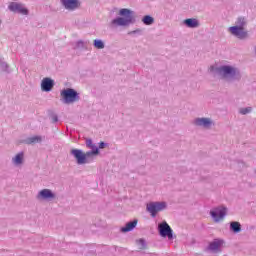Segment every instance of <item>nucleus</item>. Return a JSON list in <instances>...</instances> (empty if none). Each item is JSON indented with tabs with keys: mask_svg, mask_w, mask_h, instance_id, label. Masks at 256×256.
<instances>
[{
	"mask_svg": "<svg viewBox=\"0 0 256 256\" xmlns=\"http://www.w3.org/2000/svg\"><path fill=\"white\" fill-rule=\"evenodd\" d=\"M119 15H121V17H125V18H116L114 20H112V25H118L120 27H125L127 25H130V23H133V11L127 9V8H122L119 11Z\"/></svg>",
	"mask_w": 256,
	"mask_h": 256,
	"instance_id": "nucleus-1",
	"label": "nucleus"
},
{
	"mask_svg": "<svg viewBox=\"0 0 256 256\" xmlns=\"http://www.w3.org/2000/svg\"><path fill=\"white\" fill-rule=\"evenodd\" d=\"M71 153L77 160L78 165H85V163H87V157H91V155H99V149L95 148L94 150L86 153H83V151L79 149H72Z\"/></svg>",
	"mask_w": 256,
	"mask_h": 256,
	"instance_id": "nucleus-2",
	"label": "nucleus"
},
{
	"mask_svg": "<svg viewBox=\"0 0 256 256\" xmlns=\"http://www.w3.org/2000/svg\"><path fill=\"white\" fill-rule=\"evenodd\" d=\"M60 97L62 98V101L67 105L75 103V101H79V94L77 93V91L71 88L62 90L60 93Z\"/></svg>",
	"mask_w": 256,
	"mask_h": 256,
	"instance_id": "nucleus-3",
	"label": "nucleus"
},
{
	"mask_svg": "<svg viewBox=\"0 0 256 256\" xmlns=\"http://www.w3.org/2000/svg\"><path fill=\"white\" fill-rule=\"evenodd\" d=\"M238 23L240 26H232L229 28L231 35L238 37V39H247V31H245V28H243L245 25V19L239 18Z\"/></svg>",
	"mask_w": 256,
	"mask_h": 256,
	"instance_id": "nucleus-4",
	"label": "nucleus"
},
{
	"mask_svg": "<svg viewBox=\"0 0 256 256\" xmlns=\"http://www.w3.org/2000/svg\"><path fill=\"white\" fill-rule=\"evenodd\" d=\"M166 207L167 204L165 202H151L147 204L146 209L152 217H156L157 213H159V211H163Z\"/></svg>",
	"mask_w": 256,
	"mask_h": 256,
	"instance_id": "nucleus-5",
	"label": "nucleus"
},
{
	"mask_svg": "<svg viewBox=\"0 0 256 256\" xmlns=\"http://www.w3.org/2000/svg\"><path fill=\"white\" fill-rule=\"evenodd\" d=\"M211 71H216L218 75H221L223 78L225 77H231L237 73V70L235 68L230 67V66H222L220 68H215L213 66L210 67Z\"/></svg>",
	"mask_w": 256,
	"mask_h": 256,
	"instance_id": "nucleus-6",
	"label": "nucleus"
},
{
	"mask_svg": "<svg viewBox=\"0 0 256 256\" xmlns=\"http://www.w3.org/2000/svg\"><path fill=\"white\" fill-rule=\"evenodd\" d=\"M210 215L216 223H219V221H223V218L225 217V215H227V208L225 207L215 208L210 212Z\"/></svg>",
	"mask_w": 256,
	"mask_h": 256,
	"instance_id": "nucleus-7",
	"label": "nucleus"
},
{
	"mask_svg": "<svg viewBox=\"0 0 256 256\" xmlns=\"http://www.w3.org/2000/svg\"><path fill=\"white\" fill-rule=\"evenodd\" d=\"M158 230L161 237H168V239H173V230L171 229V226L167 224V222L160 223L158 225Z\"/></svg>",
	"mask_w": 256,
	"mask_h": 256,
	"instance_id": "nucleus-8",
	"label": "nucleus"
},
{
	"mask_svg": "<svg viewBox=\"0 0 256 256\" xmlns=\"http://www.w3.org/2000/svg\"><path fill=\"white\" fill-rule=\"evenodd\" d=\"M8 8L13 13H20L21 15H29V10H27V8L23 7V4H19L17 2H11L9 4Z\"/></svg>",
	"mask_w": 256,
	"mask_h": 256,
	"instance_id": "nucleus-9",
	"label": "nucleus"
},
{
	"mask_svg": "<svg viewBox=\"0 0 256 256\" xmlns=\"http://www.w3.org/2000/svg\"><path fill=\"white\" fill-rule=\"evenodd\" d=\"M62 5H64L65 9H69L70 11H73L75 9H78V7L81 5L78 0H62Z\"/></svg>",
	"mask_w": 256,
	"mask_h": 256,
	"instance_id": "nucleus-10",
	"label": "nucleus"
},
{
	"mask_svg": "<svg viewBox=\"0 0 256 256\" xmlns=\"http://www.w3.org/2000/svg\"><path fill=\"white\" fill-rule=\"evenodd\" d=\"M55 86V82L51 80V78H43L41 82V89L42 91L49 92Z\"/></svg>",
	"mask_w": 256,
	"mask_h": 256,
	"instance_id": "nucleus-11",
	"label": "nucleus"
},
{
	"mask_svg": "<svg viewBox=\"0 0 256 256\" xmlns=\"http://www.w3.org/2000/svg\"><path fill=\"white\" fill-rule=\"evenodd\" d=\"M195 125H200L202 127H211V120L209 118H197L195 120Z\"/></svg>",
	"mask_w": 256,
	"mask_h": 256,
	"instance_id": "nucleus-12",
	"label": "nucleus"
},
{
	"mask_svg": "<svg viewBox=\"0 0 256 256\" xmlns=\"http://www.w3.org/2000/svg\"><path fill=\"white\" fill-rule=\"evenodd\" d=\"M137 227V220L128 222L126 226L121 228L122 233H128V231H133V228Z\"/></svg>",
	"mask_w": 256,
	"mask_h": 256,
	"instance_id": "nucleus-13",
	"label": "nucleus"
},
{
	"mask_svg": "<svg viewBox=\"0 0 256 256\" xmlns=\"http://www.w3.org/2000/svg\"><path fill=\"white\" fill-rule=\"evenodd\" d=\"M223 245V240H214L209 245L210 251H218V249Z\"/></svg>",
	"mask_w": 256,
	"mask_h": 256,
	"instance_id": "nucleus-14",
	"label": "nucleus"
},
{
	"mask_svg": "<svg viewBox=\"0 0 256 256\" xmlns=\"http://www.w3.org/2000/svg\"><path fill=\"white\" fill-rule=\"evenodd\" d=\"M40 197H42L43 199H53V197H55V195L53 193H51V190L44 189V190L40 191Z\"/></svg>",
	"mask_w": 256,
	"mask_h": 256,
	"instance_id": "nucleus-15",
	"label": "nucleus"
},
{
	"mask_svg": "<svg viewBox=\"0 0 256 256\" xmlns=\"http://www.w3.org/2000/svg\"><path fill=\"white\" fill-rule=\"evenodd\" d=\"M184 23L185 25H187V27H191V28L199 27V22L196 19H186Z\"/></svg>",
	"mask_w": 256,
	"mask_h": 256,
	"instance_id": "nucleus-16",
	"label": "nucleus"
},
{
	"mask_svg": "<svg viewBox=\"0 0 256 256\" xmlns=\"http://www.w3.org/2000/svg\"><path fill=\"white\" fill-rule=\"evenodd\" d=\"M230 228L234 233H239V231H241V224H239V222H232Z\"/></svg>",
	"mask_w": 256,
	"mask_h": 256,
	"instance_id": "nucleus-17",
	"label": "nucleus"
},
{
	"mask_svg": "<svg viewBox=\"0 0 256 256\" xmlns=\"http://www.w3.org/2000/svg\"><path fill=\"white\" fill-rule=\"evenodd\" d=\"M142 21H143L144 25H153L155 20L153 19V17L146 15V16H144Z\"/></svg>",
	"mask_w": 256,
	"mask_h": 256,
	"instance_id": "nucleus-18",
	"label": "nucleus"
},
{
	"mask_svg": "<svg viewBox=\"0 0 256 256\" xmlns=\"http://www.w3.org/2000/svg\"><path fill=\"white\" fill-rule=\"evenodd\" d=\"M14 163H16V165H21V163H23V153H19L15 156Z\"/></svg>",
	"mask_w": 256,
	"mask_h": 256,
	"instance_id": "nucleus-19",
	"label": "nucleus"
},
{
	"mask_svg": "<svg viewBox=\"0 0 256 256\" xmlns=\"http://www.w3.org/2000/svg\"><path fill=\"white\" fill-rule=\"evenodd\" d=\"M94 47L96 49H105V44L101 40H94Z\"/></svg>",
	"mask_w": 256,
	"mask_h": 256,
	"instance_id": "nucleus-20",
	"label": "nucleus"
},
{
	"mask_svg": "<svg viewBox=\"0 0 256 256\" xmlns=\"http://www.w3.org/2000/svg\"><path fill=\"white\" fill-rule=\"evenodd\" d=\"M41 141V136H33L31 138L28 139V143H40Z\"/></svg>",
	"mask_w": 256,
	"mask_h": 256,
	"instance_id": "nucleus-21",
	"label": "nucleus"
},
{
	"mask_svg": "<svg viewBox=\"0 0 256 256\" xmlns=\"http://www.w3.org/2000/svg\"><path fill=\"white\" fill-rule=\"evenodd\" d=\"M86 146L92 150L97 149V147L93 144V141L91 139L86 140Z\"/></svg>",
	"mask_w": 256,
	"mask_h": 256,
	"instance_id": "nucleus-22",
	"label": "nucleus"
},
{
	"mask_svg": "<svg viewBox=\"0 0 256 256\" xmlns=\"http://www.w3.org/2000/svg\"><path fill=\"white\" fill-rule=\"evenodd\" d=\"M240 113H241L242 115H247V113H251V107L242 108V109L240 110Z\"/></svg>",
	"mask_w": 256,
	"mask_h": 256,
	"instance_id": "nucleus-23",
	"label": "nucleus"
},
{
	"mask_svg": "<svg viewBox=\"0 0 256 256\" xmlns=\"http://www.w3.org/2000/svg\"><path fill=\"white\" fill-rule=\"evenodd\" d=\"M99 149H105V143L104 142L99 143Z\"/></svg>",
	"mask_w": 256,
	"mask_h": 256,
	"instance_id": "nucleus-24",
	"label": "nucleus"
},
{
	"mask_svg": "<svg viewBox=\"0 0 256 256\" xmlns=\"http://www.w3.org/2000/svg\"><path fill=\"white\" fill-rule=\"evenodd\" d=\"M53 121H54V123H57V121H58L57 116L53 117Z\"/></svg>",
	"mask_w": 256,
	"mask_h": 256,
	"instance_id": "nucleus-25",
	"label": "nucleus"
}]
</instances>
